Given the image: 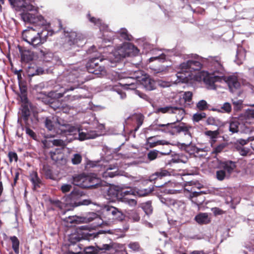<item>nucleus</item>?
<instances>
[{"label": "nucleus", "instance_id": "31", "mask_svg": "<svg viewBox=\"0 0 254 254\" xmlns=\"http://www.w3.org/2000/svg\"><path fill=\"white\" fill-rule=\"evenodd\" d=\"M87 16H88L89 21L91 22L94 23L95 25H96L97 26H98L99 27L100 30L101 31L104 30L107 27V26L105 24L102 23V21L100 19H96L94 17H91L89 14H88Z\"/></svg>", "mask_w": 254, "mask_h": 254}, {"label": "nucleus", "instance_id": "64", "mask_svg": "<svg viewBox=\"0 0 254 254\" xmlns=\"http://www.w3.org/2000/svg\"><path fill=\"white\" fill-rule=\"evenodd\" d=\"M43 73V70L42 69V68L39 67V68H37V69L36 70V73H29V75H31V76H33L36 74H38V75L41 74H42Z\"/></svg>", "mask_w": 254, "mask_h": 254}, {"label": "nucleus", "instance_id": "43", "mask_svg": "<svg viewBox=\"0 0 254 254\" xmlns=\"http://www.w3.org/2000/svg\"><path fill=\"white\" fill-rule=\"evenodd\" d=\"M30 111L28 106L24 105L22 107V116L24 118L25 120H27L28 116H29Z\"/></svg>", "mask_w": 254, "mask_h": 254}, {"label": "nucleus", "instance_id": "51", "mask_svg": "<svg viewBox=\"0 0 254 254\" xmlns=\"http://www.w3.org/2000/svg\"><path fill=\"white\" fill-rule=\"evenodd\" d=\"M252 108L247 111V116L249 118H254V104L250 105Z\"/></svg>", "mask_w": 254, "mask_h": 254}, {"label": "nucleus", "instance_id": "42", "mask_svg": "<svg viewBox=\"0 0 254 254\" xmlns=\"http://www.w3.org/2000/svg\"><path fill=\"white\" fill-rule=\"evenodd\" d=\"M159 151L156 150H153L149 151L147 154L148 158L150 160L152 161L155 159L158 155Z\"/></svg>", "mask_w": 254, "mask_h": 254}, {"label": "nucleus", "instance_id": "16", "mask_svg": "<svg viewBox=\"0 0 254 254\" xmlns=\"http://www.w3.org/2000/svg\"><path fill=\"white\" fill-rule=\"evenodd\" d=\"M146 74H143V72L142 70H137L135 71L132 77L130 78L132 79L134 82H132L131 83H127L125 84V85L127 86V88L130 89H134L137 88V85L136 82L137 81L140 82V79H141L144 76L146 75Z\"/></svg>", "mask_w": 254, "mask_h": 254}, {"label": "nucleus", "instance_id": "20", "mask_svg": "<svg viewBox=\"0 0 254 254\" xmlns=\"http://www.w3.org/2000/svg\"><path fill=\"white\" fill-rule=\"evenodd\" d=\"M146 144L153 148L158 145L169 144V142L165 140H158L155 136H151L146 139Z\"/></svg>", "mask_w": 254, "mask_h": 254}, {"label": "nucleus", "instance_id": "26", "mask_svg": "<svg viewBox=\"0 0 254 254\" xmlns=\"http://www.w3.org/2000/svg\"><path fill=\"white\" fill-rule=\"evenodd\" d=\"M246 57V52L242 48L238 49L237 54H236V59L235 60V62L238 64H242L243 62L244 61Z\"/></svg>", "mask_w": 254, "mask_h": 254}, {"label": "nucleus", "instance_id": "41", "mask_svg": "<svg viewBox=\"0 0 254 254\" xmlns=\"http://www.w3.org/2000/svg\"><path fill=\"white\" fill-rule=\"evenodd\" d=\"M221 112L223 113H229L232 110V107L229 103L226 102L221 107Z\"/></svg>", "mask_w": 254, "mask_h": 254}, {"label": "nucleus", "instance_id": "57", "mask_svg": "<svg viewBox=\"0 0 254 254\" xmlns=\"http://www.w3.org/2000/svg\"><path fill=\"white\" fill-rule=\"evenodd\" d=\"M239 151L242 156H246L249 152V149L245 147H240L239 149Z\"/></svg>", "mask_w": 254, "mask_h": 254}, {"label": "nucleus", "instance_id": "14", "mask_svg": "<svg viewBox=\"0 0 254 254\" xmlns=\"http://www.w3.org/2000/svg\"><path fill=\"white\" fill-rule=\"evenodd\" d=\"M140 82L146 90L151 91L155 89L156 88L155 81L147 74L140 79Z\"/></svg>", "mask_w": 254, "mask_h": 254}, {"label": "nucleus", "instance_id": "46", "mask_svg": "<svg viewBox=\"0 0 254 254\" xmlns=\"http://www.w3.org/2000/svg\"><path fill=\"white\" fill-rule=\"evenodd\" d=\"M225 147V145L223 143L220 144L218 145H217L216 147H214L213 149V151L212 152V153L217 154L220 152H221L224 148Z\"/></svg>", "mask_w": 254, "mask_h": 254}, {"label": "nucleus", "instance_id": "49", "mask_svg": "<svg viewBox=\"0 0 254 254\" xmlns=\"http://www.w3.org/2000/svg\"><path fill=\"white\" fill-rule=\"evenodd\" d=\"M130 218L133 221L137 222L140 220V216L136 211H132L129 215Z\"/></svg>", "mask_w": 254, "mask_h": 254}, {"label": "nucleus", "instance_id": "47", "mask_svg": "<svg viewBox=\"0 0 254 254\" xmlns=\"http://www.w3.org/2000/svg\"><path fill=\"white\" fill-rule=\"evenodd\" d=\"M99 249L101 250L109 251L111 253L115 251V249L113 248V245L108 244H104L101 247H99Z\"/></svg>", "mask_w": 254, "mask_h": 254}, {"label": "nucleus", "instance_id": "61", "mask_svg": "<svg viewBox=\"0 0 254 254\" xmlns=\"http://www.w3.org/2000/svg\"><path fill=\"white\" fill-rule=\"evenodd\" d=\"M158 84L162 87H167L171 85L170 83L163 81H159Z\"/></svg>", "mask_w": 254, "mask_h": 254}, {"label": "nucleus", "instance_id": "7", "mask_svg": "<svg viewBox=\"0 0 254 254\" xmlns=\"http://www.w3.org/2000/svg\"><path fill=\"white\" fill-rule=\"evenodd\" d=\"M162 203L170 207L173 211L183 213L185 208V204L181 201L176 200L170 198H161Z\"/></svg>", "mask_w": 254, "mask_h": 254}, {"label": "nucleus", "instance_id": "44", "mask_svg": "<svg viewBox=\"0 0 254 254\" xmlns=\"http://www.w3.org/2000/svg\"><path fill=\"white\" fill-rule=\"evenodd\" d=\"M157 55L154 57H152L149 58V62H153L154 60H164L165 59L166 56L165 54L162 53H159L157 54Z\"/></svg>", "mask_w": 254, "mask_h": 254}, {"label": "nucleus", "instance_id": "45", "mask_svg": "<svg viewBox=\"0 0 254 254\" xmlns=\"http://www.w3.org/2000/svg\"><path fill=\"white\" fill-rule=\"evenodd\" d=\"M173 107L172 106H167L163 108H159L157 109V113H172V111L173 110Z\"/></svg>", "mask_w": 254, "mask_h": 254}, {"label": "nucleus", "instance_id": "34", "mask_svg": "<svg viewBox=\"0 0 254 254\" xmlns=\"http://www.w3.org/2000/svg\"><path fill=\"white\" fill-rule=\"evenodd\" d=\"M12 242V247L16 254H19V241L15 236H12L10 238Z\"/></svg>", "mask_w": 254, "mask_h": 254}, {"label": "nucleus", "instance_id": "11", "mask_svg": "<svg viewBox=\"0 0 254 254\" xmlns=\"http://www.w3.org/2000/svg\"><path fill=\"white\" fill-rule=\"evenodd\" d=\"M80 195V194L79 191L74 190L73 191H72V192L68 196H67L66 199H70V200L67 201L65 204L61 202L58 200H54L52 203L56 206L60 208L61 209H62L63 208V207L65 205H67V204H73L74 202V201L76 199H77Z\"/></svg>", "mask_w": 254, "mask_h": 254}, {"label": "nucleus", "instance_id": "27", "mask_svg": "<svg viewBox=\"0 0 254 254\" xmlns=\"http://www.w3.org/2000/svg\"><path fill=\"white\" fill-rule=\"evenodd\" d=\"M63 220L67 223H80L83 222V218L77 216H69L64 218Z\"/></svg>", "mask_w": 254, "mask_h": 254}, {"label": "nucleus", "instance_id": "30", "mask_svg": "<svg viewBox=\"0 0 254 254\" xmlns=\"http://www.w3.org/2000/svg\"><path fill=\"white\" fill-rule=\"evenodd\" d=\"M190 128V127H188L184 124L180 125L178 126L175 125V134L176 133L184 132L185 134H190V133L189 132V129Z\"/></svg>", "mask_w": 254, "mask_h": 254}, {"label": "nucleus", "instance_id": "40", "mask_svg": "<svg viewBox=\"0 0 254 254\" xmlns=\"http://www.w3.org/2000/svg\"><path fill=\"white\" fill-rule=\"evenodd\" d=\"M196 107L199 110L203 111L208 108V105L205 100H201L197 103Z\"/></svg>", "mask_w": 254, "mask_h": 254}, {"label": "nucleus", "instance_id": "63", "mask_svg": "<svg viewBox=\"0 0 254 254\" xmlns=\"http://www.w3.org/2000/svg\"><path fill=\"white\" fill-rule=\"evenodd\" d=\"M75 73H72L69 74L67 77L66 79L69 80V82H75Z\"/></svg>", "mask_w": 254, "mask_h": 254}, {"label": "nucleus", "instance_id": "19", "mask_svg": "<svg viewBox=\"0 0 254 254\" xmlns=\"http://www.w3.org/2000/svg\"><path fill=\"white\" fill-rule=\"evenodd\" d=\"M156 129L163 132L175 134V123L158 124Z\"/></svg>", "mask_w": 254, "mask_h": 254}, {"label": "nucleus", "instance_id": "12", "mask_svg": "<svg viewBox=\"0 0 254 254\" xmlns=\"http://www.w3.org/2000/svg\"><path fill=\"white\" fill-rule=\"evenodd\" d=\"M52 159L60 164H64L66 162V158L64 153V148H59L50 152Z\"/></svg>", "mask_w": 254, "mask_h": 254}, {"label": "nucleus", "instance_id": "58", "mask_svg": "<svg viewBox=\"0 0 254 254\" xmlns=\"http://www.w3.org/2000/svg\"><path fill=\"white\" fill-rule=\"evenodd\" d=\"M79 96L75 95H68L65 97V100L67 102H71L77 99Z\"/></svg>", "mask_w": 254, "mask_h": 254}, {"label": "nucleus", "instance_id": "48", "mask_svg": "<svg viewBox=\"0 0 254 254\" xmlns=\"http://www.w3.org/2000/svg\"><path fill=\"white\" fill-rule=\"evenodd\" d=\"M81 159L82 158L80 154H75L72 158V163L75 165L78 164L81 162Z\"/></svg>", "mask_w": 254, "mask_h": 254}, {"label": "nucleus", "instance_id": "17", "mask_svg": "<svg viewBox=\"0 0 254 254\" xmlns=\"http://www.w3.org/2000/svg\"><path fill=\"white\" fill-rule=\"evenodd\" d=\"M98 60V58H95L92 59L90 63V66L94 67V65L96 66V69L93 71H90L91 72L98 75L99 76H103L106 75L107 71L104 66H98V63L97 61Z\"/></svg>", "mask_w": 254, "mask_h": 254}, {"label": "nucleus", "instance_id": "8", "mask_svg": "<svg viewBox=\"0 0 254 254\" xmlns=\"http://www.w3.org/2000/svg\"><path fill=\"white\" fill-rule=\"evenodd\" d=\"M13 7L21 9L23 11H34L36 7L32 0H8Z\"/></svg>", "mask_w": 254, "mask_h": 254}, {"label": "nucleus", "instance_id": "32", "mask_svg": "<svg viewBox=\"0 0 254 254\" xmlns=\"http://www.w3.org/2000/svg\"><path fill=\"white\" fill-rule=\"evenodd\" d=\"M131 118L136 122L137 127L135 128V131H137L143 123L144 117L142 115L139 114L133 115Z\"/></svg>", "mask_w": 254, "mask_h": 254}, {"label": "nucleus", "instance_id": "9", "mask_svg": "<svg viewBox=\"0 0 254 254\" xmlns=\"http://www.w3.org/2000/svg\"><path fill=\"white\" fill-rule=\"evenodd\" d=\"M67 44L71 46V48L83 45L84 43V39L81 34L71 31L68 33L66 36Z\"/></svg>", "mask_w": 254, "mask_h": 254}, {"label": "nucleus", "instance_id": "55", "mask_svg": "<svg viewBox=\"0 0 254 254\" xmlns=\"http://www.w3.org/2000/svg\"><path fill=\"white\" fill-rule=\"evenodd\" d=\"M53 144L56 146H59L63 148L65 145V143L61 139H55L53 141Z\"/></svg>", "mask_w": 254, "mask_h": 254}, {"label": "nucleus", "instance_id": "36", "mask_svg": "<svg viewBox=\"0 0 254 254\" xmlns=\"http://www.w3.org/2000/svg\"><path fill=\"white\" fill-rule=\"evenodd\" d=\"M216 177L218 180L221 181L224 180L226 177H229V176L225 170L220 169L216 171Z\"/></svg>", "mask_w": 254, "mask_h": 254}, {"label": "nucleus", "instance_id": "21", "mask_svg": "<svg viewBox=\"0 0 254 254\" xmlns=\"http://www.w3.org/2000/svg\"><path fill=\"white\" fill-rule=\"evenodd\" d=\"M77 234L80 236L81 240L88 239L91 234L89 233L88 227L87 226H81L74 229Z\"/></svg>", "mask_w": 254, "mask_h": 254}, {"label": "nucleus", "instance_id": "50", "mask_svg": "<svg viewBox=\"0 0 254 254\" xmlns=\"http://www.w3.org/2000/svg\"><path fill=\"white\" fill-rule=\"evenodd\" d=\"M72 186L69 184H64L61 187V190L63 193L69 192L71 189Z\"/></svg>", "mask_w": 254, "mask_h": 254}, {"label": "nucleus", "instance_id": "52", "mask_svg": "<svg viewBox=\"0 0 254 254\" xmlns=\"http://www.w3.org/2000/svg\"><path fill=\"white\" fill-rule=\"evenodd\" d=\"M9 161L11 162L13 161L16 162L17 161V155L16 153L14 152H9L8 154Z\"/></svg>", "mask_w": 254, "mask_h": 254}, {"label": "nucleus", "instance_id": "1", "mask_svg": "<svg viewBox=\"0 0 254 254\" xmlns=\"http://www.w3.org/2000/svg\"><path fill=\"white\" fill-rule=\"evenodd\" d=\"M190 60L182 63L176 73V84L186 83L194 79L203 81L207 89H216L215 83L225 81L232 92L238 89L240 84L236 76L232 75L227 79L223 76L224 68L219 57H209L207 59L195 56Z\"/></svg>", "mask_w": 254, "mask_h": 254}, {"label": "nucleus", "instance_id": "18", "mask_svg": "<svg viewBox=\"0 0 254 254\" xmlns=\"http://www.w3.org/2000/svg\"><path fill=\"white\" fill-rule=\"evenodd\" d=\"M104 169L105 171L101 173L103 178L104 179L113 178L118 175V167L117 165L110 166L107 167H104Z\"/></svg>", "mask_w": 254, "mask_h": 254}, {"label": "nucleus", "instance_id": "28", "mask_svg": "<svg viewBox=\"0 0 254 254\" xmlns=\"http://www.w3.org/2000/svg\"><path fill=\"white\" fill-rule=\"evenodd\" d=\"M30 180L32 183L35 189L37 187H39V184L41 183L40 179L38 176L37 173L35 171H32L30 175Z\"/></svg>", "mask_w": 254, "mask_h": 254}, {"label": "nucleus", "instance_id": "38", "mask_svg": "<svg viewBox=\"0 0 254 254\" xmlns=\"http://www.w3.org/2000/svg\"><path fill=\"white\" fill-rule=\"evenodd\" d=\"M119 33L122 39L131 40V36L128 34L127 30L126 29H121Z\"/></svg>", "mask_w": 254, "mask_h": 254}, {"label": "nucleus", "instance_id": "39", "mask_svg": "<svg viewBox=\"0 0 254 254\" xmlns=\"http://www.w3.org/2000/svg\"><path fill=\"white\" fill-rule=\"evenodd\" d=\"M206 117V114L204 113H197L194 114L192 117L193 122H198L201 121L202 119Z\"/></svg>", "mask_w": 254, "mask_h": 254}, {"label": "nucleus", "instance_id": "5", "mask_svg": "<svg viewBox=\"0 0 254 254\" xmlns=\"http://www.w3.org/2000/svg\"><path fill=\"white\" fill-rule=\"evenodd\" d=\"M103 217L104 220L101 219L98 215L94 213L89 214L88 219L89 221L95 220L97 222L96 225L100 226L104 222L107 225H110L115 220L121 221L124 218L123 213L115 207L106 205L102 209Z\"/></svg>", "mask_w": 254, "mask_h": 254}, {"label": "nucleus", "instance_id": "23", "mask_svg": "<svg viewBox=\"0 0 254 254\" xmlns=\"http://www.w3.org/2000/svg\"><path fill=\"white\" fill-rule=\"evenodd\" d=\"M221 167L229 176L236 168L235 162L232 161H227L221 164Z\"/></svg>", "mask_w": 254, "mask_h": 254}, {"label": "nucleus", "instance_id": "62", "mask_svg": "<svg viewBox=\"0 0 254 254\" xmlns=\"http://www.w3.org/2000/svg\"><path fill=\"white\" fill-rule=\"evenodd\" d=\"M26 133L33 138L35 136L34 132L28 127L26 128Z\"/></svg>", "mask_w": 254, "mask_h": 254}, {"label": "nucleus", "instance_id": "3", "mask_svg": "<svg viewBox=\"0 0 254 254\" xmlns=\"http://www.w3.org/2000/svg\"><path fill=\"white\" fill-rule=\"evenodd\" d=\"M45 126L50 130H54L57 133H65L66 134H74L78 133V139L84 140L94 138L99 134L94 130L83 131L79 127H74L68 124H61L57 117H49L45 121Z\"/></svg>", "mask_w": 254, "mask_h": 254}, {"label": "nucleus", "instance_id": "10", "mask_svg": "<svg viewBox=\"0 0 254 254\" xmlns=\"http://www.w3.org/2000/svg\"><path fill=\"white\" fill-rule=\"evenodd\" d=\"M192 94L190 91L181 92L176 97L175 102L177 104L182 107L189 105L192 100Z\"/></svg>", "mask_w": 254, "mask_h": 254}, {"label": "nucleus", "instance_id": "24", "mask_svg": "<svg viewBox=\"0 0 254 254\" xmlns=\"http://www.w3.org/2000/svg\"><path fill=\"white\" fill-rule=\"evenodd\" d=\"M172 113L176 114V118L177 122L181 121L184 118L186 114L185 111L182 106L180 107H173Z\"/></svg>", "mask_w": 254, "mask_h": 254}, {"label": "nucleus", "instance_id": "6", "mask_svg": "<svg viewBox=\"0 0 254 254\" xmlns=\"http://www.w3.org/2000/svg\"><path fill=\"white\" fill-rule=\"evenodd\" d=\"M72 183L82 188H92L100 186L101 181L95 174H81L73 177Z\"/></svg>", "mask_w": 254, "mask_h": 254}, {"label": "nucleus", "instance_id": "15", "mask_svg": "<svg viewBox=\"0 0 254 254\" xmlns=\"http://www.w3.org/2000/svg\"><path fill=\"white\" fill-rule=\"evenodd\" d=\"M165 192L170 194H176L182 190L183 187L180 184L169 182L165 184Z\"/></svg>", "mask_w": 254, "mask_h": 254}, {"label": "nucleus", "instance_id": "53", "mask_svg": "<svg viewBox=\"0 0 254 254\" xmlns=\"http://www.w3.org/2000/svg\"><path fill=\"white\" fill-rule=\"evenodd\" d=\"M232 102L237 110H239L241 108L243 101L242 100H232Z\"/></svg>", "mask_w": 254, "mask_h": 254}, {"label": "nucleus", "instance_id": "56", "mask_svg": "<svg viewBox=\"0 0 254 254\" xmlns=\"http://www.w3.org/2000/svg\"><path fill=\"white\" fill-rule=\"evenodd\" d=\"M128 247L133 251H138L139 249V244L137 243H131L128 245Z\"/></svg>", "mask_w": 254, "mask_h": 254}, {"label": "nucleus", "instance_id": "25", "mask_svg": "<svg viewBox=\"0 0 254 254\" xmlns=\"http://www.w3.org/2000/svg\"><path fill=\"white\" fill-rule=\"evenodd\" d=\"M242 126L243 125L241 124L238 120H234L230 122L229 130L233 133H237Z\"/></svg>", "mask_w": 254, "mask_h": 254}, {"label": "nucleus", "instance_id": "54", "mask_svg": "<svg viewBox=\"0 0 254 254\" xmlns=\"http://www.w3.org/2000/svg\"><path fill=\"white\" fill-rule=\"evenodd\" d=\"M205 134L207 135L210 136L211 138V139H213V141H215L214 139L216 138V137H217V136L218 135V133H217V131H210V130L206 131L205 132Z\"/></svg>", "mask_w": 254, "mask_h": 254}, {"label": "nucleus", "instance_id": "35", "mask_svg": "<svg viewBox=\"0 0 254 254\" xmlns=\"http://www.w3.org/2000/svg\"><path fill=\"white\" fill-rule=\"evenodd\" d=\"M153 190V188H148L145 189H136V195L139 196H144L148 195L149 193L151 192Z\"/></svg>", "mask_w": 254, "mask_h": 254}, {"label": "nucleus", "instance_id": "22", "mask_svg": "<svg viewBox=\"0 0 254 254\" xmlns=\"http://www.w3.org/2000/svg\"><path fill=\"white\" fill-rule=\"evenodd\" d=\"M194 219L199 224H206L210 222V218L207 213H199L195 216Z\"/></svg>", "mask_w": 254, "mask_h": 254}, {"label": "nucleus", "instance_id": "33", "mask_svg": "<svg viewBox=\"0 0 254 254\" xmlns=\"http://www.w3.org/2000/svg\"><path fill=\"white\" fill-rule=\"evenodd\" d=\"M140 207L146 215H149L152 213L153 209L150 201H147L141 204Z\"/></svg>", "mask_w": 254, "mask_h": 254}, {"label": "nucleus", "instance_id": "2", "mask_svg": "<svg viewBox=\"0 0 254 254\" xmlns=\"http://www.w3.org/2000/svg\"><path fill=\"white\" fill-rule=\"evenodd\" d=\"M21 18L27 23L34 24L33 27H28L22 32V37L24 41L34 47L44 43L49 36H52L54 32L62 29V25L60 20L55 21L57 27L54 26L50 30V24L44 17L40 15H35L29 12H23L21 14Z\"/></svg>", "mask_w": 254, "mask_h": 254}, {"label": "nucleus", "instance_id": "4", "mask_svg": "<svg viewBox=\"0 0 254 254\" xmlns=\"http://www.w3.org/2000/svg\"><path fill=\"white\" fill-rule=\"evenodd\" d=\"M138 52L139 50L134 45L129 43H125L122 46L118 47L114 52L110 53L107 58H100L99 60L101 62L104 61L107 66L113 67L122 58L135 55ZM102 57H104V56Z\"/></svg>", "mask_w": 254, "mask_h": 254}, {"label": "nucleus", "instance_id": "29", "mask_svg": "<svg viewBox=\"0 0 254 254\" xmlns=\"http://www.w3.org/2000/svg\"><path fill=\"white\" fill-rule=\"evenodd\" d=\"M169 174V172L166 170H161L160 172H156L152 174L149 177L150 181H155L157 179H161L162 177L166 176Z\"/></svg>", "mask_w": 254, "mask_h": 254}, {"label": "nucleus", "instance_id": "13", "mask_svg": "<svg viewBox=\"0 0 254 254\" xmlns=\"http://www.w3.org/2000/svg\"><path fill=\"white\" fill-rule=\"evenodd\" d=\"M122 195L123 196L121 198V201L127 204L130 206H134L136 204V201L135 199L126 197L130 195H136V189L129 188V190H123Z\"/></svg>", "mask_w": 254, "mask_h": 254}, {"label": "nucleus", "instance_id": "59", "mask_svg": "<svg viewBox=\"0 0 254 254\" xmlns=\"http://www.w3.org/2000/svg\"><path fill=\"white\" fill-rule=\"evenodd\" d=\"M250 141H253L251 140H249V137H248L247 139H239L237 140V142L242 145H246Z\"/></svg>", "mask_w": 254, "mask_h": 254}, {"label": "nucleus", "instance_id": "60", "mask_svg": "<svg viewBox=\"0 0 254 254\" xmlns=\"http://www.w3.org/2000/svg\"><path fill=\"white\" fill-rule=\"evenodd\" d=\"M85 251L87 254H94L95 253V248L93 247H89L85 249Z\"/></svg>", "mask_w": 254, "mask_h": 254}, {"label": "nucleus", "instance_id": "37", "mask_svg": "<svg viewBox=\"0 0 254 254\" xmlns=\"http://www.w3.org/2000/svg\"><path fill=\"white\" fill-rule=\"evenodd\" d=\"M68 240L71 243H75L81 240L80 236L77 234L74 230L73 232L69 235Z\"/></svg>", "mask_w": 254, "mask_h": 254}]
</instances>
